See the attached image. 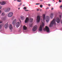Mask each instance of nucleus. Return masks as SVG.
Segmentation results:
<instances>
[{"label": "nucleus", "instance_id": "nucleus-1", "mask_svg": "<svg viewBox=\"0 0 62 62\" xmlns=\"http://www.w3.org/2000/svg\"><path fill=\"white\" fill-rule=\"evenodd\" d=\"M43 20L42 21V24L40 25L39 29V31L40 32H42V28H44V23H43V22H44L45 21V15L44 14L43 15Z\"/></svg>", "mask_w": 62, "mask_h": 62}, {"label": "nucleus", "instance_id": "nucleus-2", "mask_svg": "<svg viewBox=\"0 0 62 62\" xmlns=\"http://www.w3.org/2000/svg\"><path fill=\"white\" fill-rule=\"evenodd\" d=\"M55 17L53 19V20L51 22L49 26L50 27H52L53 24H55Z\"/></svg>", "mask_w": 62, "mask_h": 62}, {"label": "nucleus", "instance_id": "nucleus-3", "mask_svg": "<svg viewBox=\"0 0 62 62\" xmlns=\"http://www.w3.org/2000/svg\"><path fill=\"white\" fill-rule=\"evenodd\" d=\"M44 30V31H46L47 32H49L50 31V29L49 27H48L47 26H46L45 28H44L43 29Z\"/></svg>", "mask_w": 62, "mask_h": 62}, {"label": "nucleus", "instance_id": "nucleus-4", "mask_svg": "<svg viewBox=\"0 0 62 62\" xmlns=\"http://www.w3.org/2000/svg\"><path fill=\"white\" fill-rule=\"evenodd\" d=\"M10 10V8H6L4 9V11L5 12H8Z\"/></svg>", "mask_w": 62, "mask_h": 62}, {"label": "nucleus", "instance_id": "nucleus-5", "mask_svg": "<svg viewBox=\"0 0 62 62\" xmlns=\"http://www.w3.org/2000/svg\"><path fill=\"white\" fill-rule=\"evenodd\" d=\"M13 13L12 12H10L8 14V16L9 17H11L12 16L13 14Z\"/></svg>", "mask_w": 62, "mask_h": 62}, {"label": "nucleus", "instance_id": "nucleus-6", "mask_svg": "<svg viewBox=\"0 0 62 62\" xmlns=\"http://www.w3.org/2000/svg\"><path fill=\"white\" fill-rule=\"evenodd\" d=\"M57 23H59L60 22V19L58 17H57L55 19Z\"/></svg>", "mask_w": 62, "mask_h": 62}, {"label": "nucleus", "instance_id": "nucleus-7", "mask_svg": "<svg viewBox=\"0 0 62 62\" xmlns=\"http://www.w3.org/2000/svg\"><path fill=\"white\" fill-rule=\"evenodd\" d=\"M46 22L48 23L50 20V17L48 16H47L46 17Z\"/></svg>", "mask_w": 62, "mask_h": 62}, {"label": "nucleus", "instance_id": "nucleus-8", "mask_svg": "<svg viewBox=\"0 0 62 62\" xmlns=\"http://www.w3.org/2000/svg\"><path fill=\"white\" fill-rule=\"evenodd\" d=\"M37 29V26H34L33 27V28L32 29V31H36Z\"/></svg>", "mask_w": 62, "mask_h": 62}, {"label": "nucleus", "instance_id": "nucleus-9", "mask_svg": "<svg viewBox=\"0 0 62 62\" xmlns=\"http://www.w3.org/2000/svg\"><path fill=\"white\" fill-rule=\"evenodd\" d=\"M20 22H17L16 24V27H17V28L19 26H20Z\"/></svg>", "mask_w": 62, "mask_h": 62}, {"label": "nucleus", "instance_id": "nucleus-10", "mask_svg": "<svg viewBox=\"0 0 62 62\" xmlns=\"http://www.w3.org/2000/svg\"><path fill=\"white\" fill-rule=\"evenodd\" d=\"M50 16L51 18L52 19L53 18V17H54V14L53 13L51 14L50 15Z\"/></svg>", "mask_w": 62, "mask_h": 62}, {"label": "nucleus", "instance_id": "nucleus-11", "mask_svg": "<svg viewBox=\"0 0 62 62\" xmlns=\"http://www.w3.org/2000/svg\"><path fill=\"white\" fill-rule=\"evenodd\" d=\"M16 22H17V20H16V19H15L13 20L12 22L13 24H14L16 23Z\"/></svg>", "mask_w": 62, "mask_h": 62}, {"label": "nucleus", "instance_id": "nucleus-12", "mask_svg": "<svg viewBox=\"0 0 62 62\" xmlns=\"http://www.w3.org/2000/svg\"><path fill=\"white\" fill-rule=\"evenodd\" d=\"M37 23L39 22V16H38L37 17Z\"/></svg>", "mask_w": 62, "mask_h": 62}, {"label": "nucleus", "instance_id": "nucleus-13", "mask_svg": "<svg viewBox=\"0 0 62 62\" xmlns=\"http://www.w3.org/2000/svg\"><path fill=\"white\" fill-rule=\"evenodd\" d=\"M9 27L10 30H11L12 29V25L10 24L9 25Z\"/></svg>", "mask_w": 62, "mask_h": 62}, {"label": "nucleus", "instance_id": "nucleus-14", "mask_svg": "<svg viewBox=\"0 0 62 62\" xmlns=\"http://www.w3.org/2000/svg\"><path fill=\"white\" fill-rule=\"evenodd\" d=\"M4 27L5 28H7L8 27V23L4 25Z\"/></svg>", "mask_w": 62, "mask_h": 62}, {"label": "nucleus", "instance_id": "nucleus-15", "mask_svg": "<svg viewBox=\"0 0 62 62\" xmlns=\"http://www.w3.org/2000/svg\"><path fill=\"white\" fill-rule=\"evenodd\" d=\"M1 4L2 5H4L6 4V2L4 1H2L1 2Z\"/></svg>", "mask_w": 62, "mask_h": 62}, {"label": "nucleus", "instance_id": "nucleus-16", "mask_svg": "<svg viewBox=\"0 0 62 62\" xmlns=\"http://www.w3.org/2000/svg\"><path fill=\"white\" fill-rule=\"evenodd\" d=\"M28 21H29V19H28V18H27L25 21V23H26Z\"/></svg>", "mask_w": 62, "mask_h": 62}, {"label": "nucleus", "instance_id": "nucleus-17", "mask_svg": "<svg viewBox=\"0 0 62 62\" xmlns=\"http://www.w3.org/2000/svg\"><path fill=\"white\" fill-rule=\"evenodd\" d=\"M23 30H26L27 29V27L25 26H24L23 27Z\"/></svg>", "mask_w": 62, "mask_h": 62}, {"label": "nucleus", "instance_id": "nucleus-18", "mask_svg": "<svg viewBox=\"0 0 62 62\" xmlns=\"http://www.w3.org/2000/svg\"><path fill=\"white\" fill-rule=\"evenodd\" d=\"M21 18L22 20H24V17L23 16H21Z\"/></svg>", "mask_w": 62, "mask_h": 62}, {"label": "nucleus", "instance_id": "nucleus-19", "mask_svg": "<svg viewBox=\"0 0 62 62\" xmlns=\"http://www.w3.org/2000/svg\"><path fill=\"white\" fill-rule=\"evenodd\" d=\"M33 18H30V22L32 23V22H33Z\"/></svg>", "mask_w": 62, "mask_h": 62}, {"label": "nucleus", "instance_id": "nucleus-20", "mask_svg": "<svg viewBox=\"0 0 62 62\" xmlns=\"http://www.w3.org/2000/svg\"><path fill=\"white\" fill-rule=\"evenodd\" d=\"M1 15L2 16H5V13H2L1 14Z\"/></svg>", "mask_w": 62, "mask_h": 62}, {"label": "nucleus", "instance_id": "nucleus-21", "mask_svg": "<svg viewBox=\"0 0 62 62\" xmlns=\"http://www.w3.org/2000/svg\"><path fill=\"white\" fill-rule=\"evenodd\" d=\"M2 21H4V20L6 19V18L5 17H2Z\"/></svg>", "mask_w": 62, "mask_h": 62}, {"label": "nucleus", "instance_id": "nucleus-22", "mask_svg": "<svg viewBox=\"0 0 62 62\" xmlns=\"http://www.w3.org/2000/svg\"><path fill=\"white\" fill-rule=\"evenodd\" d=\"M2 25H0V29H1V28H2Z\"/></svg>", "mask_w": 62, "mask_h": 62}, {"label": "nucleus", "instance_id": "nucleus-23", "mask_svg": "<svg viewBox=\"0 0 62 62\" xmlns=\"http://www.w3.org/2000/svg\"><path fill=\"white\" fill-rule=\"evenodd\" d=\"M22 5V3H21L20 4H19V5H18V7H20V6H21V5Z\"/></svg>", "mask_w": 62, "mask_h": 62}, {"label": "nucleus", "instance_id": "nucleus-24", "mask_svg": "<svg viewBox=\"0 0 62 62\" xmlns=\"http://www.w3.org/2000/svg\"><path fill=\"white\" fill-rule=\"evenodd\" d=\"M17 1L19 2H22V1H21V0H18Z\"/></svg>", "mask_w": 62, "mask_h": 62}, {"label": "nucleus", "instance_id": "nucleus-25", "mask_svg": "<svg viewBox=\"0 0 62 62\" xmlns=\"http://www.w3.org/2000/svg\"><path fill=\"white\" fill-rule=\"evenodd\" d=\"M40 7L41 8H42V7H43V6L42 5H41L40 6Z\"/></svg>", "mask_w": 62, "mask_h": 62}, {"label": "nucleus", "instance_id": "nucleus-26", "mask_svg": "<svg viewBox=\"0 0 62 62\" xmlns=\"http://www.w3.org/2000/svg\"><path fill=\"white\" fill-rule=\"evenodd\" d=\"M40 20V16H39V22Z\"/></svg>", "mask_w": 62, "mask_h": 62}, {"label": "nucleus", "instance_id": "nucleus-27", "mask_svg": "<svg viewBox=\"0 0 62 62\" xmlns=\"http://www.w3.org/2000/svg\"><path fill=\"white\" fill-rule=\"evenodd\" d=\"M23 9H26V7H24L23 8Z\"/></svg>", "mask_w": 62, "mask_h": 62}, {"label": "nucleus", "instance_id": "nucleus-28", "mask_svg": "<svg viewBox=\"0 0 62 62\" xmlns=\"http://www.w3.org/2000/svg\"><path fill=\"white\" fill-rule=\"evenodd\" d=\"M59 17L60 18H61V15H60L59 16Z\"/></svg>", "mask_w": 62, "mask_h": 62}, {"label": "nucleus", "instance_id": "nucleus-29", "mask_svg": "<svg viewBox=\"0 0 62 62\" xmlns=\"http://www.w3.org/2000/svg\"><path fill=\"white\" fill-rule=\"evenodd\" d=\"M1 9H2V7L1 6H0V10Z\"/></svg>", "mask_w": 62, "mask_h": 62}, {"label": "nucleus", "instance_id": "nucleus-30", "mask_svg": "<svg viewBox=\"0 0 62 62\" xmlns=\"http://www.w3.org/2000/svg\"><path fill=\"white\" fill-rule=\"evenodd\" d=\"M3 23V22L2 21H0V23Z\"/></svg>", "mask_w": 62, "mask_h": 62}, {"label": "nucleus", "instance_id": "nucleus-31", "mask_svg": "<svg viewBox=\"0 0 62 62\" xmlns=\"http://www.w3.org/2000/svg\"><path fill=\"white\" fill-rule=\"evenodd\" d=\"M1 12H2V11H1V10H0V14H1Z\"/></svg>", "mask_w": 62, "mask_h": 62}, {"label": "nucleus", "instance_id": "nucleus-32", "mask_svg": "<svg viewBox=\"0 0 62 62\" xmlns=\"http://www.w3.org/2000/svg\"><path fill=\"white\" fill-rule=\"evenodd\" d=\"M59 2L60 3L61 2V1L60 0H59Z\"/></svg>", "mask_w": 62, "mask_h": 62}, {"label": "nucleus", "instance_id": "nucleus-33", "mask_svg": "<svg viewBox=\"0 0 62 62\" xmlns=\"http://www.w3.org/2000/svg\"><path fill=\"white\" fill-rule=\"evenodd\" d=\"M25 11H28V10H25Z\"/></svg>", "mask_w": 62, "mask_h": 62}, {"label": "nucleus", "instance_id": "nucleus-34", "mask_svg": "<svg viewBox=\"0 0 62 62\" xmlns=\"http://www.w3.org/2000/svg\"><path fill=\"white\" fill-rule=\"evenodd\" d=\"M36 5H39V3H36Z\"/></svg>", "mask_w": 62, "mask_h": 62}, {"label": "nucleus", "instance_id": "nucleus-35", "mask_svg": "<svg viewBox=\"0 0 62 62\" xmlns=\"http://www.w3.org/2000/svg\"><path fill=\"white\" fill-rule=\"evenodd\" d=\"M46 9H49V8L47 7L46 8Z\"/></svg>", "mask_w": 62, "mask_h": 62}, {"label": "nucleus", "instance_id": "nucleus-36", "mask_svg": "<svg viewBox=\"0 0 62 62\" xmlns=\"http://www.w3.org/2000/svg\"><path fill=\"white\" fill-rule=\"evenodd\" d=\"M53 9H54V8H51V10H53Z\"/></svg>", "mask_w": 62, "mask_h": 62}, {"label": "nucleus", "instance_id": "nucleus-37", "mask_svg": "<svg viewBox=\"0 0 62 62\" xmlns=\"http://www.w3.org/2000/svg\"><path fill=\"white\" fill-rule=\"evenodd\" d=\"M43 0H40V1H43Z\"/></svg>", "mask_w": 62, "mask_h": 62}, {"label": "nucleus", "instance_id": "nucleus-38", "mask_svg": "<svg viewBox=\"0 0 62 62\" xmlns=\"http://www.w3.org/2000/svg\"><path fill=\"white\" fill-rule=\"evenodd\" d=\"M60 8H62V5L60 6Z\"/></svg>", "mask_w": 62, "mask_h": 62}, {"label": "nucleus", "instance_id": "nucleus-39", "mask_svg": "<svg viewBox=\"0 0 62 62\" xmlns=\"http://www.w3.org/2000/svg\"><path fill=\"white\" fill-rule=\"evenodd\" d=\"M39 9H37V11H39Z\"/></svg>", "mask_w": 62, "mask_h": 62}, {"label": "nucleus", "instance_id": "nucleus-40", "mask_svg": "<svg viewBox=\"0 0 62 62\" xmlns=\"http://www.w3.org/2000/svg\"><path fill=\"white\" fill-rule=\"evenodd\" d=\"M48 6H51V5H50V4H49L48 5Z\"/></svg>", "mask_w": 62, "mask_h": 62}, {"label": "nucleus", "instance_id": "nucleus-41", "mask_svg": "<svg viewBox=\"0 0 62 62\" xmlns=\"http://www.w3.org/2000/svg\"><path fill=\"white\" fill-rule=\"evenodd\" d=\"M20 8H18V10H20Z\"/></svg>", "mask_w": 62, "mask_h": 62}, {"label": "nucleus", "instance_id": "nucleus-42", "mask_svg": "<svg viewBox=\"0 0 62 62\" xmlns=\"http://www.w3.org/2000/svg\"><path fill=\"white\" fill-rule=\"evenodd\" d=\"M42 10V9H41L40 10V11H41Z\"/></svg>", "mask_w": 62, "mask_h": 62}, {"label": "nucleus", "instance_id": "nucleus-43", "mask_svg": "<svg viewBox=\"0 0 62 62\" xmlns=\"http://www.w3.org/2000/svg\"><path fill=\"white\" fill-rule=\"evenodd\" d=\"M14 0V1H16V0Z\"/></svg>", "mask_w": 62, "mask_h": 62}, {"label": "nucleus", "instance_id": "nucleus-44", "mask_svg": "<svg viewBox=\"0 0 62 62\" xmlns=\"http://www.w3.org/2000/svg\"><path fill=\"white\" fill-rule=\"evenodd\" d=\"M53 1H54V0H53Z\"/></svg>", "mask_w": 62, "mask_h": 62}]
</instances>
